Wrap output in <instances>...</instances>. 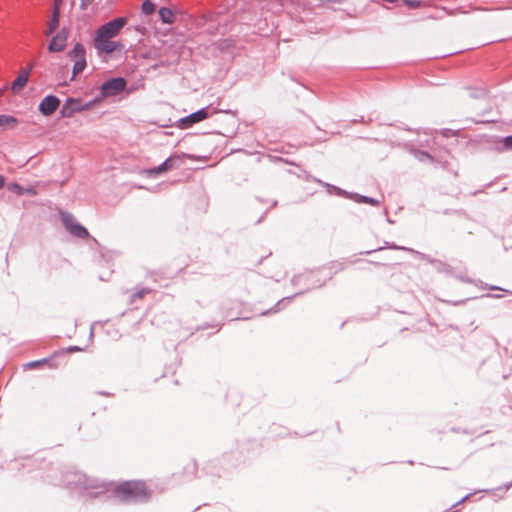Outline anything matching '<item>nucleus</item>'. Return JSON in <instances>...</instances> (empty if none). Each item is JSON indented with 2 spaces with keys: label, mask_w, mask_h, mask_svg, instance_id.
<instances>
[{
  "label": "nucleus",
  "mask_w": 512,
  "mask_h": 512,
  "mask_svg": "<svg viewBox=\"0 0 512 512\" xmlns=\"http://www.w3.org/2000/svg\"><path fill=\"white\" fill-rule=\"evenodd\" d=\"M115 496L126 503L144 502L149 499L150 492L143 481H124L113 489Z\"/></svg>",
  "instance_id": "nucleus-1"
},
{
  "label": "nucleus",
  "mask_w": 512,
  "mask_h": 512,
  "mask_svg": "<svg viewBox=\"0 0 512 512\" xmlns=\"http://www.w3.org/2000/svg\"><path fill=\"white\" fill-rule=\"evenodd\" d=\"M67 56L70 60L74 61L72 69L73 79L77 74L84 71L87 66L86 49L82 43H76Z\"/></svg>",
  "instance_id": "nucleus-2"
},
{
  "label": "nucleus",
  "mask_w": 512,
  "mask_h": 512,
  "mask_svg": "<svg viewBox=\"0 0 512 512\" xmlns=\"http://www.w3.org/2000/svg\"><path fill=\"white\" fill-rule=\"evenodd\" d=\"M127 18L126 17H118L114 18L103 25H101L95 36L103 37V38H114L119 35L121 29L126 25Z\"/></svg>",
  "instance_id": "nucleus-3"
},
{
  "label": "nucleus",
  "mask_w": 512,
  "mask_h": 512,
  "mask_svg": "<svg viewBox=\"0 0 512 512\" xmlns=\"http://www.w3.org/2000/svg\"><path fill=\"white\" fill-rule=\"evenodd\" d=\"M74 477L76 480H68L67 484L69 486L74 485L75 487L82 488L84 490H98L91 493L93 497L105 491L103 484H99L96 480L88 478L85 474L75 473Z\"/></svg>",
  "instance_id": "nucleus-4"
},
{
  "label": "nucleus",
  "mask_w": 512,
  "mask_h": 512,
  "mask_svg": "<svg viewBox=\"0 0 512 512\" xmlns=\"http://www.w3.org/2000/svg\"><path fill=\"white\" fill-rule=\"evenodd\" d=\"M61 221L67 231H69L73 236L80 239H86L89 237L88 230L81 224L77 223L73 215L69 213H62Z\"/></svg>",
  "instance_id": "nucleus-5"
},
{
  "label": "nucleus",
  "mask_w": 512,
  "mask_h": 512,
  "mask_svg": "<svg viewBox=\"0 0 512 512\" xmlns=\"http://www.w3.org/2000/svg\"><path fill=\"white\" fill-rule=\"evenodd\" d=\"M127 82L123 77H115L105 81L101 85V96H116L126 88Z\"/></svg>",
  "instance_id": "nucleus-6"
},
{
  "label": "nucleus",
  "mask_w": 512,
  "mask_h": 512,
  "mask_svg": "<svg viewBox=\"0 0 512 512\" xmlns=\"http://www.w3.org/2000/svg\"><path fill=\"white\" fill-rule=\"evenodd\" d=\"M94 47L98 53L111 54L116 51L124 50L125 46L119 41H113L111 38L94 37Z\"/></svg>",
  "instance_id": "nucleus-7"
},
{
  "label": "nucleus",
  "mask_w": 512,
  "mask_h": 512,
  "mask_svg": "<svg viewBox=\"0 0 512 512\" xmlns=\"http://www.w3.org/2000/svg\"><path fill=\"white\" fill-rule=\"evenodd\" d=\"M181 164H182L181 157L178 155H172V156L168 157L159 166L148 169L146 171V173L148 176L153 177L160 173H164L166 171L176 169V168L180 167Z\"/></svg>",
  "instance_id": "nucleus-8"
},
{
  "label": "nucleus",
  "mask_w": 512,
  "mask_h": 512,
  "mask_svg": "<svg viewBox=\"0 0 512 512\" xmlns=\"http://www.w3.org/2000/svg\"><path fill=\"white\" fill-rule=\"evenodd\" d=\"M91 102L83 105L79 99L68 98L61 107L60 114L64 118L71 117L76 112H81L88 109Z\"/></svg>",
  "instance_id": "nucleus-9"
},
{
  "label": "nucleus",
  "mask_w": 512,
  "mask_h": 512,
  "mask_svg": "<svg viewBox=\"0 0 512 512\" xmlns=\"http://www.w3.org/2000/svg\"><path fill=\"white\" fill-rule=\"evenodd\" d=\"M209 117V107H204L196 112H193L178 121V127L181 129H186L192 126L195 123L201 122Z\"/></svg>",
  "instance_id": "nucleus-10"
},
{
  "label": "nucleus",
  "mask_w": 512,
  "mask_h": 512,
  "mask_svg": "<svg viewBox=\"0 0 512 512\" xmlns=\"http://www.w3.org/2000/svg\"><path fill=\"white\" fill-rule=\"evenodd\" d=\"M60 103L57 96L49 94L39 103L38 109L43 116H51L59 108Z\"/></svg>",
  "instance_id": "nucleus-11"
},
{
  "label": "nucleus",
  "mask_w": 512,
  "mask_h": 512,
  "mask_svg": "<svg viewBox=\"0 0 512 512\" xmlns=\"http://www.w3.org/2000/svg\"><path fill=\"white\" fill-rule=\"evenodd\" d=\"M66 41H67V32L63 28L56 35H54L52 37V39L50 40L49 45H48V50L50 52H60L65 48Z\"/></svg>",
  "instance_id": "nucleus-12"
},
{
  "label": "nucleus",
  "mask_w": 512,
  "mask_h": 512,
  "mask_svg": "<svg viewBox=\"0 0 512 512\" xmlns=\"http://www.w3.org/2000/svg\"><path fill=\"white\" fill-rule=\"evenodd\" d=\"M32 68L33 64H30L26 69L22 70L12 82L11 89L14 93H18L27 84Z\"/></svg>",
  "instance_id": "nucleus-13"
},
{
  "label": "nucleus",
  "mask_w": 512,
  "mask_h": 512,
  "mask_svg": "<svg viewBox=\"0 0 512 512\" xmlns=\"http://www.w3.org/2000/svg\"><path fill=\"white\" fill-rule=\"evenodd\" d=\"M59 9L57 7H53L52 17L48 23L46 34L50 35L56 31L59 26Z\"/></svg>",
  "instance_id": "nucleus-14"
},
{
  "label": "nucleus",
  "mask_w": 512,
  "mask_h": 512,
  "mask_svg": "<svg viewBox=\"0 0 512 512\" xmlns=\"http://www.w3.org/2000/svg\"><path fill=\"white\" fill-rule=\"evenodd\" d=\"M349 197L354 199L358 203H367V204H370L372 206H379L380 205V201L379 200H377L375 198H372V197L360 195V194H357V193L350 194Z\"/></svg>",
  "instance_id": "nucleus-15"
},
{
  "label": "nucleus",
  "mask_w": 512,
  "mask_h": 512,
  "mask_svg": "<svg viewBox=\"0 0 512 512\" xmlns=\"http://www.w3.org/2000/svg\"><path fill=\"white\" fill-rule=\"evenodd\" d=\"M161 21L165 24H171L174 21V15L170 8L161 7L158 11Z\"/></svg>",
  "instance_id": "nucleus-16"
},
{
  "label": "nucleus",
  "mask_w": 512,
  "mask_h": 512,
  "mask_svg": "<svg viewBox=\"0 0 512 512\" xmlns=\"http://www.w3.org/2000/svg\"><path fill=\"white\" fill-rule=\"evenodd\" d=\"M155 4L151 0H144L141 5L142 13L145 15H151L155 11Z\"/></svg>",
  "instance_id": "nucleus-17"
},
{
  "label": "nucleus",
  "mask_w": 512,
  "mask_h": 512,
  "mask_svg": "<svg viewBox=\"0 0 512 512\" xmlns=\"http://www.w3.org/2000/svg\"><path fill=\"white\" fill-rule=\"evenodd\" d=\"M152 292V289L150 288H137L136 291L131 296V301L134 302L136 299H141L145 295Z\"/></svg>",
  "instance_id": "nucleus-18"
},
{
  "label": "nucleus",
  "mask_w": 512,
  "mask_h": 512,
  "mask_svg": "<svg viewBox=\"0 0 512 512\" xmlns=\"http://www.w3.org/2000/svg\"><path fill=\"white\" fill-rule=\"evenodd\" d=\"M412 153L419 161L429 160L432 162L434 160L433 156L426 151L413 150Z\"/></svg>",
  "instance_id": "nucleus-19"
},
{
  "label": "nucleus",
  "mask_w": 512,
  "mask_h": 512,
  "mask_svg": "<svg viewBox=\"0 0 512 512\" xmlns=\"http://www.w3.org/2000/svg\"><path fill=\"white\" fill-rule=\"evenodd\" d=\"M17 120L13 116L0 115V127H5L9 124H16Z\"/></svg>",
  "instance_id": "nucleus-20"
},
{
  "label": "nucleus",
  "mask_w": 512,
  "mask_h": 512,
  "mask_svg": "<svg viewBox=\"0 0 512 512\" xmlns=\"http://www.w3.org/2000/svg\"><path fill=\"white\" fill-rule=\"evenodd\" d=\"M402 3L411 9L418 8L421 4L419 0H402Z\"/></svg>",
  "instance_id": "nucleus-21"
},
{
  "label": "nucleus",
  "mask_w": 512,
  "mask_h": 512,
  "mask_svg": "<svg viewBox=\"0 0 512 512\" xmlns=\"http://www.w3.org/2000/svg\"><path fill=\"white\" fill-rule=\"evenodd\" d=\"M324 185L328 188L329 192H331V190H334V191H336L337 195H346V196L349 195L346 191H344L336 186H333V185H330L327 183H324Z\"/></svg>",
  "instance_id": "nucleus-22"
},
{
  "label": "nucleus",
  "mask_w": 512,
  "mask_h": 512,
  "mask_svg": "<svg viewBox=\"0 0 512 512\" xmlns=\"http://www.w3.org/2000/svg\"><path fill=\"white\" fill-rule=\"evenodd\" d=\"M471 495H472L471 493H470V494L465 495V496H464L463 498H461L458 502H456L455 504H453V505L449 508L448 512H455V510H454V509H455L456 507H458L459 505H461L462 503H464L465 501H467Z\"/></svg>",
  "instance_id": "nucleus-23"
},
{
  "label": "nucleus",
  "mask_w": 512,
  "mask_h": 512,
  "mask_svg": "<svg viewBox=\"0 0 512 512\" xmlns=\"http://www.w3.org/2000/svg\"><path fill=\"white\" fill-rule=\"evenodd\" d=\"M503 146L506 149H512V135L507 136L503 139Z\"/></svg>",
  "instance_id": "nucleus-24"
},
{
  "label": "nucleus",
  "mask_w": 512,
  "mask_h": 512,
  "mask_svg": "<svg viewBox=\"0 0 512 512\" xmlns=\"http://www.w3.org/2000/svg\"><path fill=\"white\" fill-rule=\"evenodd\" d=\"M47 361V359H43V360H37V361H32V362H29L26 366L28 367H36L42 363H45Z\"/></svg>",
  "instance_id": "nucleus-25"
},
{
  "label": "nucleus",
  "mask_w": 512,
  "mask_h": 512,
  "mask_svg": "<svg viewBox=\"0 0 512 512\" xmlns=\"http://www.w3.org/2000/svg\"><path fill=\"white\" fill-rule=\"evenodd\" d=\"M512 487V480L503 486H500L497 488V490H504L505 492L508 491Z\"/></svg>",
  "instance_id": "nucleus-26"
},
{
  "label": "nucleus",
  "mask_w": 512,
  "mask_h": 512,
  "mask_svg": "<svg viewBox=\"0 0 512 512\" xmlns=\"http://www.w3.org/2000/svg\"><path fill=\"white\" fill-rule=\"evenodd\" d=\"M279 305H280V303H277V304H276L273 308H271L270 310H267V311L262 312V313H261V315H266V314H268V313H270V312H274V313H275V312H278V311H279V309H278L277 307H278Z\"/></svg>",
  "instance_id": "nucleus-27"
},
{
  "label": "nucleus",
  "mask_w": 512,
  "mask_h": 512,
  "mask_svg": "<svg viewBox=\"0 0 512 512\" xmlns=\"http://www.w3.org/2000/svg\"><path fill=\"white\" fill-rule=\"evenodd\" d=\"M386 243V247L388 248H392V249H399V250H408L406 247H400V246H397V245H394V244H388V242H385Z\"/></svg>",
  "instance_id": "nucleus-28"
},
{
  "label": "nucleus",
  "mask_w": 512,
  "mask_h": 512,
  "mask_svg": "<svg viewBox=\"0 0 512 512\" xmlns=\"http://www.w3.org/2000/svg\"><path fill=\"white\" fill-rule=\"evenodd\" d=\"M311 277H313V273L303 274V275H300V276L297 277V281H300L302 278L308 279V278H311Z\"/></svg>",
  "instance_id": "nucleus-29"
},
{
  "label": "nucleus",
  "mask_w": 512,
  "mask_h": 512,
  "mask_svg": "<svg viewBox=\"0 0 512 512\" xmlns=\"http://www.w3.org/2000/svg\"><path fill=\"white\" fill-rule=\"evenodd\" d=\"M63 0H54L53 7H57L60 10V6L62 4Z\"/></svg>",
  "instance_id": "nucleus-30"
},
{
  "label": "nucleus",
  "mask_w": 512,
  "mask_h": 512,
  "mask_svg": "<svg viewBox=\"0 0 512 512\" xmlns=\"http://www.w3.org/2000/svg\"><path fill=\"white\" fill-rule=\"evenodd\" d=\"M68 350H69V351H79V350H80V348H79L78 346H71V347H69V349H68Z\"/></svg>",
  "instance_id": "nucleus-31"
},
{
  "label": "nucleus",
  "mask_w": 512,
  "mask_h": 512,
  "mask_svg": "<svg viewBox=\"0 0 512 512\" xmlns=\"http://www.w3.org/2000/svg\"><path fill=\"white\" fill-rule=\"evenodd\" d=\"M5 182H4V177L2 175H0V189L4 186Z\"/></svg>",
  "instance_id": "nucleus-32"
},
{
  "label": "nucleus",
  "mask_w": 512,
  "mask_h": 512,
  "mask_svg": "<svg viewBox=\"0 0 512 512\" xmlns=\"http://www.w3.org/2000/svg\"><path fill=\"white\" fill-rule=\"evenodd\" d=\"M382 248H378V250H381ZM374 251H377V249H374V250H369V251H365V252H362L361 254H370Z\"/></svg>",
  "instance_id": "nucleus-33"
},
{
  "label": "nucleus",
  "mask_w": 512,
  "mask_h": 512,
  "mask_svg": "<svg viewBox=\"0 0 512 512\" xmlns=\"http://www.w3.org/2000/svg\"><path fill=\"white\" fill-rule=\"evenodd\" d=\"M322 283L314 284L313 287H321Z\"/></svg>",
  "instance_id": "nucleus-34"
}]
</instances>
